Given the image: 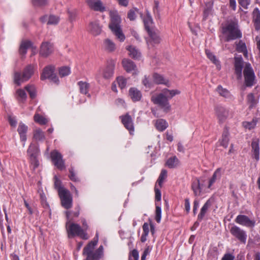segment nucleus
I'll use <instances>...</instances> for the list:
<instances>
[{
    "label": "nucleus",
    "mask_w": 260,
    "mask_h": 260,
    "mask_svg": "<svg viewBox=\"0 0 260 260\" xmlns=\"http://www.w3.org/2000/svg\"><path fill=\"white\" fill-rule=\"evenodd\" d=\"M180 92V91L178 89L169 90L165 88L161 92L157 95H152L151 100L154 104L159 105L165 112H168L171 109L169 100L176 95L179 94Z\"/></svg>",
    "instance_id": "nucleus-1"
},
{
    "label": "nucleus",
    "mask_w": 260,
    "mask_h": 260,
    "mask_svg": "<svg viewBox=\"0 0 260 260\" xmlns=\"http://www.w3.org/2000/svg\"><path fill=\"white\" fill-rule=\"evenodd\" d=\"M110 16L111 19L109 23L110 28L120 41H124L125 37L121 28V18L118 12L116 10L110 11Z\"/></svg>",
    "instance_id": "nucleus-2"
},
{
    "label": "nucleus",
    "mask_w": 260,
    "mask_h": 260,
    "mask_svg": "<svg viewBox=\"0 0 260 260\" xmlns=\"http://www.w3.org/2000/svg\"><path fill=\"white\" fill-rule=\"evenodd\" d=\"M67 218L69 221L66 223V229L69 238H72L75 236L81 237L82 239L87 240L88 239L87 233L84 232L79 224L74 223H70V221L72 219L70 218L71 212L67 211L66 212Z\"/></svg>",
    "instance_id": "nucleus-3"
},
{
    "label": "nucleus",
    "mask_w": 260,
    "mask_h": 260,
    "mask_svg": "<svg viewBox=\"0 0 260 260\" xmlns=\"http://www.w3.org/2000/svg\"><path fill=\"white\" fill-rule=\"evenodd\" d=\"M96 241H90L84 248L83 254L86 256V260H98L103 255V246L101 245L98 249L93 251L96 245Z\"/></svg>",
    "instance_id": "nucleus-4"
},
{
    "label": "nucleus",
    "mask_w": 260,
    "mask_h": 260,
    "mask_svg": "<svg viewBox=\"0 0 260 260\" xmlns=\"http://www.w3.org/2000/svg\"><path fill=\"white\" fill-rule=\"evenodd\" d=\"M222 33L226 35L225 41L227 42L242 37V33L238 28L237 23L234 21L229 22L222 28Z\"/></svg>",
    "instance_id": "nucleus-5"
},
{
    "label": "nucleus",
    "mask_w": 260,
    "mask_h": 260,
    "mask_svg": "<svg viewBox=\"0 0 260 260\" xmlns=\"http://www.w3.org/2000/svg\"><path fill=\"white\" fill-rule=\"evenodd\" d=\"M34 73V66L28 64L23 70L22 74L15 72L14 75V83L20 85L22 83L28 80Z\"/></svg>",
    "instance_id": "nucleus-6"
},
{
    "label": "nucleus",
    "mask_w": 260,
    "mask_h": 260,
    "mask_svg": "<svg viewBox=\"0 0 260 260\" xmlns=\"http://www.w3.org/2000/svg\"><path fill=\"white\" fill-rule=\"evenodd\" d=\"M243 75L245 85L247 86L250 87L253 85L254 84L255 76L251 64L248 62H246L244 64Z\"/></svg>",
    "instance_id": "nucleus-7"
},
{
    "label": "nucleus",
    "mask_w": 260,
    "mask_h": 260,
    "mask_svg": "<svg viewBox=\"0 0 260 260\" xmlns=\"http://www.w3.org/2000/svg\"><path fill=\"white\" fill-rule=\"evenodd\" d=\"M60 199L61 206L66 209L72 207L73 199L68 190H60L58 194Z\"/></svg>",
    "instance_id": "nucleus-8"
},
{
    "label": "nucleus",
    "mask_w": 260,
    "mask_h": 260,
    "mask_svg": "<svg viewBox=\"0 0 260 260\" xmlns=\"http://www.w3.org/2000/svg\"><path fill=\"white\" fill-rule=\"evenodd\" d=\"M41 79L42 80L49 79L56 84H58L59 82L58 79L54 73V67L51 66L46 67L43 69L41 76Z\"/></svg>",
    "instance_id": "nucleus-9"
},
{
    "label": "nucleus",
    "mask_w": 260,
    "mask_h": 260,
    "mask_svg": "<svg viewBox=\"0 0 260 260\" xmlns=\"http://www.w3.org/2000/svg\"><path fill=\"white\" fill-rule=\"evenodd\" d=\"M230 232L241 243H246L247 236L245 231L237 226L234 225L231 228Z\"/></svg>",
    "instance_id": "nucleus-10"
},
{
    "label": "nucleus",
    "mask_w": 260,
    "mask_h": 260,
    "mask_svg": "<svg viewBox=\"0 0 260 260\" xmlns=\"http://www.w3.org/2000/svg\"><path fill=\"white\" fill-rule=\"evenodd\" d=\"M51 160L54 166L62 170L65 169L64 162L62 155L57 150H53L50 153Z\"/></svg>",
    "instance_id": "nucleus-11"
},
{
    "label": "nucleus",
    "mask_w": 260,
    "mask_h": 260,
    "mask_svg": "<svg viewBox=\"0 0 260 260\" xmlns=\"http://www.w3.org/2000/svg\"><path fill=\"white\" fill-rule=\"evenodd\" d=\"M87 5L91 10L104 12L106 11V7L101 0H86Z\"/></svg>",
    "instance_id": "nucleus-12"
},
{
    "label": "nucleus",
    "mask_w": 260,
    "mask_h": 260,
    "mask_svg": "<svg viewBox=\"0 0 260 260\" xmlns=\"http://www.w3.org/2000/svg\"><path fill=\"white\" fill-rule=\"evenodd\" d=\"M216 115L220 123H223L229 117H232V113L229 110L222 107H218L216 109Z\"/></svg>",
    "instance_id": "nucleus-13"
},
{
    "label": "nucleus",
    "mask_w": 260,
    "mask_h": 260,
    "mask_svg": "<svg viewBox=\"0 0 260 260\" xmlns=\"http://www.w3.org/2000/svg\"><path fill=\"white\" fill-rule=\"evenodd\" d=\"M122 123L124 126L129 131L131 135H133L134 132V126L133 120L131 116L126 113L120 117Z\"/></svg>",
    "instance_id": "nucleus-14"
},
{
    "label": "nucleus",
    "mask_w": 260,
    "mask_h": 260,
    "mask_svg": "<svg viewBox=\"0 0 260 260\" xmlns=\"http://www.w3.org/2000/svg\"><path fill=\"white\" fill-rule=\"evenodd\" d=\"M114 68L115 62L111 60L105 68L100 70V72L105 79H108L113 76Z\"/></svg>",
    "instance_id": "nucleus-15"
},
{
    "label": "nucleus",
    "mask_w": 260,
    "mask_h": 260,
    "mask_svg": "<svg viewBox=\"0 0 260 260\" xmlns=\"http://www.w3.org/2000/svg\"><path fill=\"white\" fill-rule=\"evenodd\" d=\"M234 61L235 73L238 79H241L242 77V70L244 67L243 58L241 56L235 57Z\"/></svg>",
    "instance_id": "nucleus-16"
},
{
    "label": "nucleus",
    "mask_w": 260,
    "mask_h": 260,
    "mask_svg": "<svg viewBox=\"0 0 260 260\" xmlns=\"http://www.w3.org/2000/svg\"><path fill=\"white\" fill-rule=\"evenodd\" d=\"M235 221L241 225L250 228L253 227L255 224L254 220H250L248 217L244 215H238L236 217Z\"/></svg>",
    "instance_id": "nucleus-17"
},
{
    "label": "nucleus",
    "mask_w": 260,
    "mask_h": 260,
    "mask_svg": "<svg viewBox=\"0 0 260 260\" xmlns=\"http://www.w3.org/2000/svg\"><path fill=\"white\" fill-rule=\"evenodd\" d=\"M53 51V47L52 44L49 42H43L41 46L40 54L42 56L46 57L51 54Z\"/></svg>",
    "instance_id": "nucleus-18"
},
{
    "label": "nucleus",
    "mask_w": 260,
    "mask_h": 260,
    "mask_svg": "<svg viewBox=\"0 0 260 260\" xmlns=\"http://www.w3.org/2000/svg\"><path fill=\"white\" fill-rule=\"evenodd\" d=\"M28 131V126L24 123H19L17 132L19 135L21 141L25 142L26 141V133ZM23 147H25V143L23 144Z\"/></svg>",
    "instance_id": "nucleus-19"
},
{
    "label": "nucleus",
    "mask_w": 260,
    "mask_h": 260,
    "mask_svg": "<svg viewBox=\"0 0 260 260\" xmlns=\"http://www.w3.org/2000/svg\"><path fill=\"white\" fill-rule=\"evenodd\" d=\"M251 152L252 153V157L254 158L257 161L259 160V140L258 139H253L251 142Z\"/></svg>",
    "instance_id": "nucleus-20"
},
{
    "label": "nucleus",
    "mask_w": 260,
    "mask_h": 260,
    "mask_svg": "<svg viewBox=\"0 0 260 260\" xmlns=\"http://www.w3.org/2000/svg\"><path fill=\"white\" fill-rule=\"evenodd\" d=\"M89 30L93 36L100 35L102 31V27L98 21L91 22L89 25Z\"/></svg>",
    "instance_id": "nucleus-21"
},
{
    "label": "nucleus",
    "mask_w": 260,
    "mask_h": 260,
    "mask_svg": "<svg viewBox=\"0 0 260 260\" xmlns=\"http://www.w3.org/2000/svg\"><path fill=\"white\" fill-rule=\"evenodd\" d=\"M122 64L123 67L127 72H131L132 71L135 72L137 71V67L134 62L128 59H123L122 61Z\"/></svg>",
    "instance_id": "nucleus-22"
},
{
    "label": "nucleus",
    "mask_w": 260,
    "mask_h": 260,
    "mask_svg": "<svg viewBox=\"0 0 260 260\" xmlns=\"http://www.w3.org/2000/svg\"><path fill=\"white\" fill-rule=\"evenodd\" d=\"M252 21L255 30H260V11L258 8H255L253 11Z\"/></svg>",
    "instance_id": "nucleus-23"
},
{
    "label": "nucleus",
    "mask_w": 260,
    "mask_h": 260,
    "mask_svg": "<svg viewBox=\"0 0 260 260\" xmlns=\"http://www.w3.org/2000/svg\"><path fill=\"white\" fill-rule=\"evenodd\" d=\"M153 79L154 82L157 84H164L169 86V81L165 78L162 75L157 73H154L153 75Z\"/></svg>",
    "instance_id": "nucleus-24"
},
{
    "label": "nucleus",
    "mask_w": 260,
    "mask_h": 260,
    "mask_svg": "<svg viewBox=\"0 0 260 260\" xmlns=\"http://www.w3.org/2000/svg\"><path fill=\"white\" fill-rule=\"evenodd\" d=\"M148 32L150 37V40L148 42V44H158L160 42L161 39L158 33L152 31L150 29H148Z\"/></svg>",
    "instance_id": "nucleus-25"
},
{
    "label": "nucleus",
    "mask_w": 260,
    "mask_h": 260,
    "mask_svg": "<svg viewBox=\"0 0 260 260\" xmlns=\"http://www.w3.org/2000/svg\"><path fill=\"white\" fill-rule=\"evenodd\" d=\"M126 49L128 51V55L131 57L138 59L141 57V53L135 47L129 46Z\"/></svg>",
    "instance_id": "nucleus-26"
},
{
    "label": "nucleus",
    "mask_w": 260,
    "mask_h": 260,
    "mask_svg": "<svg viewBox=\"0 0 260 260\" xmlns=\"http://www.w3.org/2000/svg\"><path fill=\"white\" fill-rule=\"evenodd\" d=\"M129 95L132 100L134 101L140 100L142 97L141 92L135 88H131L129 90Z\"/></svg>",
    "instance_id": "nucleus-27"
},
{
    "label": "nucleus",
    "mask_w": 260,
    "mask_h": 260,
    "mask_svg": "<svg viewBox=\"0 0 260 260\" xmlns=\"http://www.w3.org/2000/svg\"><path fill=\"white\" fill-rule=\"evenodd\" d=\"M191 188L195 196H200L201 193L202 187L199 179H196L192 183Z\"/></svg>",
    "instance_id": "nucleus-28"
},
{
    "label": "nucleus",
    "mask_w": 260,
    "mask_h": 260,
    "mask_svg": "<svg viewBox=\"0 0 260 260\" xmlns=\"http://www.w3.org/2000/svg\"><path fill=\"white\" fill-rule=\"evenodd\" d=\"M180 161L176 156L169 158L166 162V166L173 169L179 166Z\"/></svg>",
    "instance_id": "nucleus-29"
},
{
    "label": "nucleus",
    "mask_w": 260,
    "mask_h": 260,
    "mask_svg": "<svg viewBox=\"0 0 260 260\" xmlns=\"http://www.w3.org/2000/svg\"><path fill=\"white\" fill-rule=\"evenodd\" d=\"M221 177V169L218 168L214 172L212 177L210 179L209 181V184L208 186V188H210L213 185V183L215 182V181L220 179Z\"/></svg>",
    "instance_id": "nucleus-30"
},
{
    "label": "nucleus",
    "mask_w": 260,
    "mask_h": 260,
    "mask_svg": "<svg viewBox=\"0 0 260 260\" xmlns=\"http://www.w3.org/2000/svg\"><path fill=\"white\" fill-rule=\"evenodd\" d=\"M105 49L108 52H113L116 49L115 43L110 39H106L104 42Z\"/></svg>",
    "instance_id": "nucleus-31"
},
{
    "label": "nucleus",
    "mask_w": 260,
    "mask_h": 260,
    "mask_svg": "<svg viewBox=\"0 0 260 260\" xmlns=\"http://www.w3.org/2000/svg\"><path fill=\"white\" fill-rule=\"evenodd\" d=\"M155 126L158 131L162 132L167 128L168 125L165 120L159 119L156 120Z\"/></svg>",
    "instance_id": "nucleus-32"
},
{
    "label": "nucleus",
    "mask_w": 260,
    "mask_h": 260,
    "mask_svg": "<svg viewBox=\"0 0 260 260\" xmlns=\"http://www.w3.org/2000/svg\"><path fill=\"white\" fill-rule=\"evenodd\" d=\"M236 49L238 52L243 53L245 57H247L248 56L246 44L242 41H240L237 44Z\"/></svg>",
    "instance_id": "nucleus-33"
},
{
    "label": "nucleus",
    "mask_w": 260,
    "mask_h": 260,
    "mask_svg": "<svg viewBox=\"0 0 260 260\" xmlns=\"http://www.w3.org/2000/svg\"><path fill=\"white\" fill-rule=\"evenodd\" d=\"M34 138L36 141H43L45 139L44 133L40 129L37 128L34 132Z\"/></svg>",
    "instance_id": "nucleus-34"
},
{
    "label": "nucleus",
    "mask_w": 260,
    "mask_h": 260,
    "mask_svg": "<svg viewBox=\"0 0 260 260\" xmlns=\"http://www.w3.org/2000/svg\"><path fill=\"white\" fill-rule=\"evenodd\" d=\"M31 42L30 41H25L21 43L20 48L19 52L22 55H24L26 52L27 49L30 47Z\"/></svg>",
    "instance_id": "nucleus-35"
},
{
    "label": "nucleus",
    "mask_w": 260,
    "mask_h": 260,
    "mask_svg": "<svg viewBox=\"0 0 260 260\" xmlns=\"http://www.w3.org/2000/svg\"><path fill=\"white\" fill-rule=\"evenodd\" d=\"M167 177V170L163 169L161 170V173L159 176V177L157 180L156 183L160 188L162 187V183L165 180Z\"/></svg>",
    "instance_id": "nucleus-36"
},
{
    "label": "nucleus",
    "mask_w": 260,
    "mask_h": 260,
    "mask_svg": "<svg viewBox=\"0 0 260 260\" xmlns=\"http://www.w3.org/2000/svg\"><path fill=\"white\" fill-rule=\"evenodd\" d=\"M210 203L209 201H207L206 203L204 205L201 210L200 213L198 215L199 220H202L208 208L210 206Z\"/></svg>",
    "instance_id": "nucleus-37"
},
{
    "label": "nucleus",
    "mask_w": 260,
    "mask_h": 260,
    "mask_svg": "<svg viewBox=\"0 0 260 260\" xmlns=\"http://www.w3.org/2000/svg\"><path fill=\"white\" fill-rule=\"evenodd\" d=\"M34 119L36 122L41 125H44L46 124L48 121L47 119L40 115L39 114H36L34 115Z\"/></svg>",
    "instance_id": "nucleus-38"
},
{
    "label": "nucleus",
    "mask_w": 260,
    "mask_h": 260,
    "mask_svg": "<svg viewBox=\"0 0 260 260\" xmlns=\"http://www.w3.org/2000/svg\"><path fill=\"white\" fill-rule=\"evenodd\" d=\"M78 85L80 88V91L81 93L87 94L89 88V84L87 82L80 81L78 82Z\"/></svg>",
    "instance_id": "nucleus-39"
},
{
    "label": "nucleus",
    "mask_w": 260,
    "mask_h": 260,
    "mask_svg": "<svg viewBox=\"0 0 260 260\" xmlns=\"http://www.w3.org/2000/svg\"><path fill=\"white\" fill-rule=\"evenodd\" d=\"M229 133L228 129H224L222 134L221 145L225 148H226L228 145L229 141Z\"/></svg>",
    "instance_id": "nucleus-40"
},
{
    "label": "nucleus",
    "mask_w": 260,
    "mask_h": 260,
    "mask_svg": "<svg viewBox=\"0 0 260 260\" xmlns=\"http://www.w3.org/2000/svg\"><path fill=\"white\" fill-rule=\"evenodd\" d=\"M27 153L29 156H31L32 154H34L35 156H38L39 150L37 146L31 144L27 150Z\"/></svg>",
    "instance_id": "nucleus-41"
},
{
    "label": "nucleus",
    "mask_w": 260,
    "mask_h": 260,
    "mask_svg": "<svg viewBox=\"0 0 260 260\" xmlns=\"http://www.w3.org/2000/svg\"><path fill=\"white\" fill-rule=\"evenodd\" d=\"M139 10L137 8H133L131 9L127 13V18L131 20H135L137 17Z\"/></svg>",
    "instance_id": "nucleus-42"
},
{
    "label": "nucleus",
    "mask_w": 260,
    "mask_h": 260,
    "mask_svg": "<svg viewBox=\"0 0 260 260\" xmlns=\"http://www.w3.org/2000/svg\"><path fill=\"white\" fill-rule=\"evenodd\" d=\"M25 89L28 92L31 99H34L36 97V90L34 85H27L25 87Z\"/></svg>",
    "instance_id": "nucleus-43"
},
{
    "label": "nucleus",
    "mask_w": 260,
    "mask_h": 260,
    "mask_svg": "<svg viewBox=\"0 0 260 260\" xmlns=\"http://www.w3.org/2000/svg\"><path fill=\"white\" fill-rule=\"evenodd\" d=\"M256 124V121L254 119L251 121H244L242 123L243 127L249 130L254 128Z\"/></svg>",
    "instance_id": "nucleus-44"
},
{
    "label": "nucleus",
    "mask_w": 260,
    "mask_h": 260,
    "mask_svg": "<svg viewBox=\"0 0 260 260\" xmlns=\"http://www.w3.org/2000/svg\"><path fill=\"white\" fill-rule=\"evenodd\" d=\"M54 187L55 189L57 190L58 194L59 193V190H67V189L61 186V182L60 180L56 176H54Z\"/></svg>",
    "instance_id": "nucleus-45"
},
{
    "label": "nucleus",
    "mask_w": 260,
    "mask_h": 260,
    "mask_svg": "<svg viewBox=\"0 0 260 260\" xmlns=\"http://www.w3.org/2000/svg\"><path fill=\"white\" fill-rule=\"evenodd\" d=\"M216 90L221 96L224 98H229L230 96L229 91L227 89L223 88L221 86H218Z\"/></svg>",
    "instance_id": "nucleus-46"
},
{
    "label": "nucleus",
    "mask_w": 260,
    "mask_h": 260,
    "mask_svg": "<svg viewBox=\"0 0 260 260\" xmlns=\"http://www.w3.org/2000/svg\"><path fill=\"white\" fill-rule=\"evenodd\" d=\"M70 74V69L67 67H61L59 70V75L61 77H63Z\"/></svg>",
    "instance_id": "nucleus-47"
},
{
    "label": "nucleus",
    "mask_w": 260,
    "mask_h": 260,
    "mask_svg": "<svg viewBox=\"0 0 260 260\" xmlns=\"http://www.w3.org/2000/svg\"><path fill=\"white\" fill-rule=\"evenodd\" d=\"M155 213V219L156 220L157 223H159L160 222L161 218V209L160 206L157 205L156 206Z\"/></svg>",
    "instance_id": "nucleus-48"
},
{
    "label": "nucleus",
    "mask_w": 260,
    "mask_h": 260,
    "mask_svg": "<svg viewBox=\"0 0 260 260\" xmlns=\"http://www.w3.org/2000/svg\"><path fill=\"white\" fill-rule=\"evenodd\" d=\"M117 82L119 87L121 89H123L126 86L127 81L126 79L122 76H120L117 78Z\"/></svg>",
    "instance_id": "nucleus-49"
},
{
    "label": "nucleus",
    "mask_w": 260,
    "mask_h": 260,
    "mask_svg": "<svg viewBox=\"0 0 260 260\" xmlns=\"http://www.w3.org/2000/svg\"><path fill=\"white\" fill-rule=\"evenodd\" d=\"M59 21V18L54 15H50L48 18V24L56 25Z\"/></svg>",
    "instance_id": "nucleus-50"
},
{
    "label": "nucleus",
    "mask_w": 260,
    "mask_h": 260,
    "mask_svg": "<svg viewBox=\"0 0 260 260\" xmlns=\"http://www.w3.org/2000/svg\"><path fill=\"white\" fill-rule=\"evenodd\" d=\"M38 156H35L34 154H32L30 157V161L31 165L33 166L34 169H36L39 166V161L37 159Z\"/></svg>",
    "instance_id": "nucleus-51"
},
{
    "label": "nucleus",
    "mask_w": 260,
    "mask_h": 260,
    "mask_svg": "<svg viewBox=\"0 0 260 260\" xmlns=\"http://www.w3.org/2000/svg\"><path fill=\"white\" fill-rule=\"evenodd\" d=\"M206 54L208 58L214 64L216 65L218 64V61L216 59V57L209 50H206Z\"/></svg>",
    "instance_id": "nucleus-52"
},
{
    "label": "nucleus",
    "mask_w": 260,
    "mask_h": 260,
    "mask_svg": "<svg viewBox=\"0 0 260 260\" xmlns=\"http://www.w3.org/2000/svg\"><path fill=\"white\" fill-rule=\"evenodd\" d=\"M247 101L250 104V108H252L256 104V100H255L254 95L252 93H249L248 94Z\"/></svg>",
    "instance_id": "nucleus-53"
},
{
    "label": "nucleus",
    "mask_w": 260,
    "mask_h": 260,
    "mask_svg": "<svg viewBox=\"0 0 260 260\" xmlns=\"http://www.w3.org/2000/svg\"><path fill=\"white\" fill-rule=\"evenodd\" d=\"M159 4V2L158 1L155 0L154 1V6L153 7V11L154 14L158 17L160 16Z\"/></svg>",
    "instance_id": "nucleus-54"
},
{
    "label": "nucleus",
    "mask_w": 260,
    "mask_h": 260,
    "mask_svg": "<svg viewBox=\"0 0 260 260\" xmlns=\"http://www.w3.org/2000/svg\"><path fill=\"white\" fill-rule=\"evenodd\" d=\"M33 5L35 6L41 7L47 4V0H32Z\"/></svg>",
    "instance_id": "nucleus-55"
},
{
    "label": "nucleus",
    "mask_w": 260,
    "mask_h": 260,
    "mask_svg": "<svg viewBox=\"0 0 260 260\" xmlns=\"http://www.w3.org/2000/svg\"><path fill=\"white\" fill-rule=\"evenodd\" d=\"M17 93L19 96V98L20 99V100L22 101V102H23L26 98V94L24 90L22 89H18L17 91Z\"/></svg>",
    "instance_id": "nucleus-56"
},
{
    "label": "nucleus",
    "mask_w": 260,
    "mask_h": 260,
    "mask_svg": "<svg viewBox=\"0 0 260 260\" xmlns=\"http://www.w3.org/2000/svg\"><path fill=\"white\" fill-rule=\"evenodd\" d=\"M155 199L157 201H160L161 200V192L160 189L157 187V185L156 184L155 188Z\"/></svg>",
    "instance_id": "nucleus-57"
},
{
    "label": "nucleus",
    "mask_w": 260,
    "mask_h": 260,
    "mask_svg": "<svg viewBox=\"0 0 260 260\" xmlns=\"http://www.w3.org/2000/svg\"><path fill=\"white\" fill-rule=\"evenodd\" d=\"M69 177L70 179L73 181H78V178L76 177L75 173H74V169L73 168H71L69 169Z\"/></svg>",
    "instance_id": "nucleus-58"
},
{
    "label": "nucleus",
    "mask_w": 260,
    "mask_h": 260,
    "mask_svg": "<svg viewBox=\"0 0 260 260\" xmlns=\"http://www.w3.org/2000/svg\"><path fill=\"white\" fill-rule=\"evenodd\" d=\"M132 257L134 258V260H138L139 259V253L138 251L134 249L131 253V254L129 257V260H132Z\"/></svg>",
    "instance_id": "nucleus-59"
},
{
    "label": "nucleus",
    "mask_w": 260,
    "mask_h": 260,
    "mask_svg": "<svg viewBox=\"0 0 260 260\" xmlns=\"http://www.w3.org/2000/svg\"><path fill=\"white\" fill-rule=\"evenodd\" d=\"M8 121L11 126L15 127L17 124V121L15 117L9 116L8 117Z\"/></svg>",
    "instance_id": "nucleus-60"
},
{
    "label": "nucleus",
    "mask_w": 260,
    "mask_h": 260,
    "mask_svg": "<svg viewBox=\"0 0 260 260\" xmlns=\"http://www.w3.org/2000/svg\"><path fill=\"white\" fill-rule=\"evenodd\" d=\"M240 5L245 9L247 8V6L249 5L250 0H239Z\"/></svg>",
    "instance_id": "nucleus-61"
},
{
    "label": "nucleus",
    "mask_w": 260,
    "mask_h": 260,
    "mask_svg": "<svg viewBox=\"0 0 260 260\" xmlns=\"http://www.w3.org/2000/svg\"><path fill=\"white\" fill-rule=\"evenodd\" d=\"M143 230L144 233L146 235H148L149 232V226L147 223H144L143 225Z\"/></svg>",
    "instance_id": "nucleus-62"
},
{
    "label": "nucleus",
    "mask_w": 260,
    "mask_h": 260,
    "mask_svg": "<svg viewBox=\"0 0 260 260\" xmlns=\"http://www.w3.org/2000/svg\"><path fill=\"white\" fill-rule=\"evenodd\" d=\"M211 11V8L209 7L205 9L204 11V19H206Z\"/></svg>",
    "instance_id": "nucleus-63"
},
{
    "label": "nucleus",
    "mask_w": 260,
    "mask_h": 260,
    "mask_svg": "<svg viewBox=\"0 0 260 260\" xmlns=\"http://www.w3.org/2000/svg\"><path fill=\"white\" fill-rule=\"evenodd\" d=\"M234 257L231 254H225L221 260H234Z\"/></svg>",
    "instance_id": "nucleus-64"
}]
</instances>
